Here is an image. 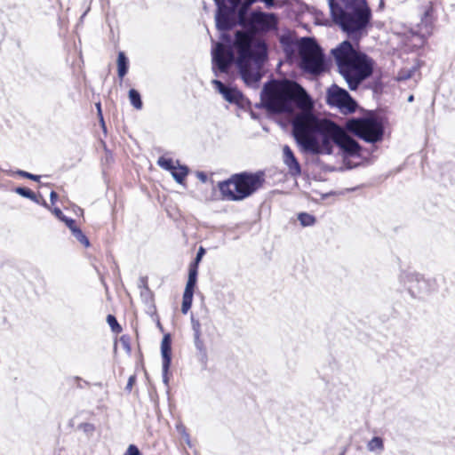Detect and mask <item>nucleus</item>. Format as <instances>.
I'll return each instance as SVG.
<instances>
[{"instance_id":"09e8293b","label":"nucleus","mask_w":455,"mask_h":455,"mask_svg":"<svg viewBox=\"0 0 455 455\" xmlns=\"http://www.w3.org/2000/svg\"><path fill=\"white\" fill-rule=\"evenodd\" d=\"M44 206H47V204L45 201H44V204H43Z\"/></svg>"},{"instance_id":"0eeeda50","label":"nucleus","mask_w":455,"mask_h":455,"mask_svg":"<svg viewBox=\"0 0 455 455\" xmlns=\"http://www.w3.org/2000/svg\"><path fill=\"white\" fill-rule=\"evenodd\" d=\"M264 173L240 172L233 174L228 180L219 182L218 187L224 199L242 201L263 187Z\"/></svg>"},{"instance_id":"ddd939ff","label":"nucleus","mask_w":455,"mask_h":455,"mask_svg":"<svg viewBox=\"0 0 455 455\" xmlns=\"http://www.w3.org/2000/svg\"><path fill=\"white\" fill-rule=\"evenodd\" d=\"M218 92L231 104H235L240 108L250 107V100L237 90V87H216Z\"/></svg>"},{"instance_id":"9b49d317","label":"nucleus","mask_w":455,"mask_h":455,"mask_svg":"<svg viewBox=\"0 0 455 455\" xmlns=\"http://www.w3.org/2000/svg\"><path fill=\"white\" fill-rule=\"evenodd\" d=\"M401 278L412 297H422L430 291L429 281L415 272H404Z\"/></svg>"},{"instance_id":"37998d69","label":"nucleus","mask_w":455,"mask_h":455,"mask_svg":"<svg viewBox=\"0 0 455 455\" xmlns=\"http://www.w3.org/2000/svg\"><path fill=\"white\" fill-rule=\"evenodd\" d=\"M385 8V0H379L378 10L382 11Z\"/></svg>"},{"instance_id":"39448f33","label":"nucleus","mask_w":455,"mask_h":455,"mask_svg":"<svg viewBox=\"0 0 455 455\" xmlns=\"http://www.w3.org/2000/svg\"><path fill=\"white\" fill-rule=\"evenodd\" d=\"M333 21L353 41L358 42L371 20V10L366 0H328Z\"/></svg>"},{"instance_id":"c03bdc74","label":"nucleus","mask_w":455,"mask_h":455,"mask_svg":"<svg viewBox=\"0 0 455 455\" xmlns=\"http://www.w3.org/2000/svg\"><path fill=\"white\" fill-rule=\"evenodd\" d=\"M374 89V92L375 93H378L379 92V89H381V87H378V86H375V87H372Z\"/></svg>"},{"instance_id":"f257e3e1","label":"nucleus","mask_w":455,"mask_h":455,"mask_svg":"<svg viewBox=\"0 0 455 455\" xmlns=\"http://www.w3.org/2000/svg\"><path fill=\"white\" fill-rule=\"evenodd\" d=\"M220 32V42L215 43L212 48L213 70L228 73L235 63L246 85L259 82L263 66L268 59L267 42L243 30H236L234 39L228 31Z\"/></svg>"},{"instance_id":"a19ab883","label":"nucleus","mask_w":455,"mask_h":455,"mask_svg":"<svg viewBox=\"0 0 455 455\" xmlns=\"http://www.w3.org/2000/svg\"><path fill=\"white\" fill-rule=\"evenodd\" d=\"M50 198H51L52 204H54L58 198L57 193L55 191H52L50 194Z\"/></svg>"},{"instance_id":"473e14b6","label":"nucleus","mask_w":455,"mask_h":455,"mask_svg":"<svg viewBox=\"0 0 455 455\" xmlns=\"http://www.w3.org/2000/svg\"><path fill=\"white\" fill-rule=\"evenodd\" d=\"M140 283H141V284L140 285V287L143 288L142 291H140V295L142 297L149 295L150 291L148 287L147 281L145 280V278H141Z\"/></svg>"},{"instance_id":"a878e982","label":"nucleus","mask_w":455,"mask_h":455,"mask_svg":"<svg viewBox=\"0 0 455 455\" xmlns=\"http://www.w3.org/2000/svg\"><path fill=\"white\" fill-rule=\"evenodd\" d=\"M298 220H299L300 224L304 227L311 226L315 221V219L314 216H312L308 213H306V212L299 213L298 216Z\"/></svg>"},{"instance_id":"2f4dec72","label":"nucleus","mask_w":455,"mask_h":455,"mask_svg":"<svg viewBox=\"0 0 455 455\" xmlns=\"http://www.w3.org/2000/svg\"><path fill=\"white\" fill-rule=\"evenodd\" d=\"M124 455H141V453L136 445L130 444Z\"/></svg>"},{"instance_id":"aec40b11","label":"nucleus","mask_w":455,"mask_h":455,"mask_svg":"<svg viewBox=\"0 0 455 455\" xmlns=\"http://www.w3.org/2000/svg\"><path fill=\"white\" fill-rule=\"evenodd\" d=\"M176 164L178 166H175L171 174L177 183L182 184L188 174V168L186 165H180L179 161Z\"/></svg>"},{"instance_id":"c756f323","label":"nucleus","mask_w":455,"mask_h":455,"mask_svg":"<svg viewBox=\"0 0 455 455\" xmlns=\"http://www.w3.org/2000/svg\"><path fill=\"white\" fill-rule=\"evenodd\" d=\"M16 173L20 177L27 178L35 181H38L40 180V176L29 173L25 171L19 170Z\"/></svg>"},{"instance_id":"7ed1b4c3","label":"nucleus","mask_w":455,"mask_h":455,"mask_svg":"<svg viewBox=\"0 0 455 455\" xmlns=\"http://www.w3.org/2000/svg\"><path fill=\"white\" fill-rule=\"evenodd\" d=\"M216 5L215 23L219 31H230L240 26L243 31L265 35L278 28V17L274 12L259 9L249 12L258 0H213Z\"/></svg>"},{"instance_id":"c9c22d12","label":"nucleus","mask_w":455,"mask_h":455,"mask_svg":"<svg viewBox=\"0 0 455 455\" xmlns=\"http://www.w3.org/2000/svg\"><path fill=\"white\" fill-rule=\"evenodd\" d=\"M61 221L65 222V224L68 226L71 232L73 231L74 228H77L73 219L65 217L64 220H62Z\"/></svg>"},{"instance_id":"9d476101","label":"nucleus","mask_w":455,"mask_h":455,"mask_svg":"<svg viewBox=\"0 0 455 455\" xmlns=\"http://www.w3.org/2000/svg\"><path fill=\"white\" fill-rule=\"evenodd\" d=\"M327 103L338 108L343 114L354 113L357 108L356 101L341 87H329Z\"/></svg>"},{"instance_id":"c85d7f7f","label":"nucleus","mask_w":455,"mask_h":455,"mask_svg":"<svg viewBox=\"0 0 455 455\" xmlns=\"http://www.w3.org/2000/svg\"><path fill=\"white\" fill-rule=\"evenodd\" d=\"M262 85H299L297 82L285 80L283 83L279 84L276 80H268L265 82Z\"/></svg>"},{"instance_id":"bb28decb","label":"nucleus","mask_w":455,"mask_h":455,"mask_svg":"<svg viewBox=\"0 0 455 455\" xmlns=\"http://www.w3.org/2000/svg\"><path fill=\"white\" fill-rule=\"evenodd\" d=\"M107 322L109 324V326L111 327L113 331L119 332L121 331V327H120L116 318L114 315H108L107 316Z\"/></svg>"},{"instance_id":"4be33fe9","label":"nucleus","mask_w":455,"mask_h":455,"mask_svg":"<svg viewBox=\"0 0 455 455\" xmlns=\"http://www.w3.org/2000/svg\"><path fill=\"white\" fill-rule=\"evenodd\" d=\"M367 449L370 451H379V452H381L384 450L383 439L381 437H379V436H374L367 443Z\"/></svg>"},{"instance_id":"1a4fd4ad","label":"nucleus","mask_w":455,"mask_h":455,"mask_svg":"<svg viewBox=\"0 0 455 455\" xmlns=\"http://www.w3.org/2000/svg\"><path fill=\"white\" fill-rule=\"evenodd\" d=\"M293 87H263L260 103L256 107L264 108L272 114H292Z\"/></svg>"},{"instance_id":"5701e85b","label":"nucleus","mask_w":455,"mask_h":455,"mask_svg":"<svg viewBox=\"0 0 455 455\" xmlns=\"http://www.w3.org/2000/svg\"><path fill=\"white\" fill-rule=\"evenodd\" d=\"M176 163L173 162V160L172 158H166L164 156H161L158 158L157 160V164L166 170V171H169V172H172V170L175 168Z\"/></svg>"},{"instance_id":"dca6fc26","label":"nucleus","mask_w":455,"mask_h":455,"mask_svg":"<svg viewBox=\"0 0 455 455\" xmlns=\"http://www.w3.org/2000/svg\"><path fill=\"white\" fill-rule=\"evenodd\" d=\"M283 162L288 166L292 175L300 174V165L289 146L283 147Z\"/></svg>"},{"instance_id":"2eb2a0df","label":"nucleus","mask_w":455,"mask_h":455,"mask_svg":"<svg viewBox=\"0 0 455 455\" xmlns=\"http://www.w3.org/2000/svg\"><path fill=\"white\" fill-rule=\"evenodd\" d=\"M194 345L196 349V357L202 368L205 370L208 365V352L202 335L193 336Z\"/></svg>"},{"instance_id":"f8f14e48","label":"nucleus","mask_w":455,"mask_h":455,"mask_svg":"<svg viewBox=\"0 0 455 455\" xmlns=\"http://www.w3.org/2000/svg\"><path fill=\"white\" fill-rule=\"evenodd\" d=\"M315 37L311 36H303L299 39L293 38L290 35H283L279 42L283 46V52L288 58L294 55L295 52L298 53V57L303 53L304 52L301 50V45L307 43V41L312 42Z\"/></svg>"},{"instance_id":"49530a36","label":"nucleus","mask_w":455,"mask_h":455,"mask_svg":"<svg viewBox=\"0 0 455 455\" xmlns=\"http://www.w3.org/2000/svg\"><path fill=\"white\" fill-rule=\"evenodd\" d=\"M351 91H355L356 90L358 87H354V86H351V87H348Z\"/></svg>"},{"instance_id":"a18cd8bd","label":"nucleus","mask_w":455,"mask_h":455,"mask_svg":"<svg viewBox=\"0 0 455 455\" xmlns=\"http://www.w3.org/2000/svg\"><path fill=\"white\" fill-rule=\"evenodd\" d=\"M412 100H413V95L409 96V98H408V101H409V102H411Z\"/></svg>"},{"instance_id":"6ab92c4d","label":"nucleus","mask_w":455,"mask_h":455,"mask_svg":"<svg viewBox=\"0 0 455 455\" xmlns=\"http://www.w3.org/2000/svg\"><path fill=\"white\" fill-rule=\"evenodd\" d=\"M129 60L124 52H119L117 56L118 76L123 78L128 72Z\"/></svg>"},{"instance_id":"7c9ffc66","label":"nucleus","mask_w":455,"mask_h":455,"mask_svg":"<svg viewBox=\"0 0 455 455\" xmlns=\"http://www.w3.org/2000/svg\"><path fill=\"white\" fill-rule=\"evenodd\" d=\"M412 70H402L397 76V81H405L411 76Z\"/></svg>"},{"instance_id":"de8ad7c7","label":"nucleus","mask_w":455,"mask_h":455,"mask_svg":"<svg viewBox=\"0 0 455 455\" xmlns=\"http://www.w3.org/2000/svg\"><path fill=\"white\" fill-rule=\"evenodd\" d=\"M373 85L378 86V85H382V84L380 83H375Z\"/></svg>"},{"instance_id":"79ce46f5","label":"nucleus","mask_w":455,"mask_h":455,"mask_svg":"<svg viewBox=\"0 0 455 455\" xmlns=\"http://www.w3.org/2000/svg\"><path fill=\"white\" fill-rule=\"evenodd\" d=\"M212 85H226L223 82L218 79L212 80Z\"/></svg>"},{"instance_id":"412c9836","label":"nucleus","mask_w":455,"mask_h":455,"mask_svg":"<svg viewBox=\"0 0 455 455\" xmlns=\"http://www.w3.org/2000/svg\"><path fill=\"white\" fill-rule=\"evenodd\" d=\"M129 100H130L131 104L136 109H141L142 108L143 104H142L140 93L137 90L132 88L129 91Z\"/></svg>"},{"instance_id":"20e7f679","label":"nucleus","mask_w":455,"mask_h":455,"mask_svg":"<svg viewBox=\"0 0 455 455\" xmlns=\"http://www.w3.org/2000/svg\"><path fill=\"white\" fill-rule=\"evenodd\" d=\"M331 55L347 85H362L374 73L375 60L348 39L332 48Z\"/></svg>"},{"instance_id":"e433bc0d","label":"nucleus","mask_w":455,"mask_h":455,"mask_svg":"<svg viewBox=\"0 0 455 455\" xmlns=\"http://www.w3.org/2000/svg\"><path fill=\"white\" fill-rule=\"evenodd\" d=\"M52 212L60 220H64V218L66 217L60 208H54Z\"/></svg>"},{"instance_id":"b1692460","label":"nucleus","mask_w":455,"mask_h":455,"mask_svg":"<svg viewBox=\"0 0 455 455\" xmlns=\"http://www.w3.org/2000/svg\"><path fill=\"white\" fill-rule=\"evenodd\" d=\"M20 196L28 198L32 201L37 202L36 194L31 191L29 188L18 187L14 190Z\"/></svg>"},{"instance_id":"a211bd4d","label":"nucleus","mask_w":455,"mask_h":455,"mask_svg":"<svg viewBox=\"0 0 455 455\" xmlns=\"http://www.w3.org/2000/svg\"><path fill=\"white\" fill-rule=\"evenodd\" d=\"M204 254L205 250L202 246L199 247L195 260L189 265L188 278H191L194 275V280H197L198 264Z\"/></svg>"},{"instance_id":"393cba45","label":"nucleus","mask_w":455,"mask_h":455,"mask_svg":"<svg viewBox=\"0 0 455 455\" xmlns=\"http://www.w3.org/2000/svg\"><path fill=\"white\" fill-rule=\"evenodd\" d=\"M71 233L76 238V240L80 242L83 245H84L85 247H88L90 245L89 239L78 227L76 228H74Z\"/></svg>"},{"instance_id":"f03ea898","label":"nucleus","mask_w":455,"mask_h":455,"mask_svg":"<svg viewBox=\"0 0 455 455\" xmlns=\"http://www.w3.org/2000/svg\"><path fill=\"white\" fill-rule=\"evenodd\" d=\"M319 131L301 147L303 151L313 155H331L333 144L340 150L344 159L360 156L359 143L348 133H352L368 143H376L383 139L384 126L375 116L350 118L345 127L331 120L317 127Z\"/></svg>"},{"instance_id":"72a5a7b5","label":"nucleus","mask_w":455,"mask_h":455,"mask_svg":"<svg viewBox=\"0 0 455 455\" xmlns=\"http://www.w3.org/2000/svg\"><path fill=\"white\" fill-rule=\"evenodd\" d=\"M96 106V108H97V112H98V116H99V119H100V122L101 124V126L104 130H106V126H105V122H104V118H103V115H102V110H101V104L100 102H97L95 104Z\"/></svg>"},{"instance_id":"4c0bfd02","label":"nucleus","mask_w":455,"mask_h":455,"mask_svg":"<svg viewBox=\"0 0 455 455\" xmlns=\"http://www.w3.org/2000/svg\"><path fill=\"white\" fill-rule=\"evenodd\" d=\"M135 379H136V378H135V376H134V375H132V376H131V377L129 378L128 382H127V385H126V387H125L127 390H129V391H131V390H132V386H133V384H134V382H135Z\"/></svg>"},{"instance_id":"f3484780","label":"nucleus","mask_w":455,"mask_h":455,"mask_svg":"<svg viewBox=\"0 0 455 455\" xmlns=\"http://www.w3.org/2000/svg\"><path fill=\"white\" fill-rule=\"evenodd\" d=\"M161 355L164 368L170 367L172 362V339L169 333L165 334L162 339Z\"/></svg>"},{"instance_id":"4468645a","label":"nucleus","mask_w":455,"mask_h":455,"mask_svg":"<svg viewBox=\"0 0 455 455\" xmlns=\"http://www.w3.org/2000/svg\"><path fill=\"white\" fill-rule=\"evenodd\" d=\"M196 284V281L194 280V275L191 278H188V282L182 298L181 312L183 314H187L192 306Z\"/></svg>"},{"instance_id":"ea45409f","label":"nucleus","mask_w":455,"mask_h":455,"mask_svg":"<svg viewBox=\"0 0 455 455\" xmlns=\"http://www.w3.org/2000/svg\"><path fill=\"white\" fill-rule=\"evenodd\" d=\"M260 2L264 3L267 8H271L275 5V0H260Z\"/></svg>"},{"instance_id":"cd10ccee","label":"nucleus","mask_w":455,"mask_h":455,"mask_svg":"<svg viewBox=\"0 0 455 455\" xmlns=\"http://www.w3.org/2000/svg\"><path fill=\"white\" fill-rule=\"evenodd\" d=\"M191 326L193 331V336L202 335L201 323L198 319H196L193 315L191 316Z\"/></svg>"},{"instance_id":"6e6552de","label":"nucleus","mask_w":455,"mask_h":455,"mask_svg":"<svg viewBox=\"0 0 455 455\" xmlns=\"http://www.w3.org/2000/svg\"><path fill=\"white\" fill-rule=\"evenodd\" d=\"M301 50L304 52L299 56L298 65L304 75L309 76L311 79H317L330 70L331 60L326 57L315 38L301 45Z\"/></svg>"},{"instance_id":"58836bf2","label":"nucleus","mask_w":455,"mask_h":455,"mask_svg":"<svg viewBox=\"0 0 455 455\" xmlns=\"http://www.w3.org/2000/svg\"><path fill=\"white\" fill-rule=\"evenodd\" d=\"M196 177L204 183H205L208 180V177L206 175V173L203 172H198L197 174H196Z\"/></svg>"},{"instance_id":"f704fd0d","label":"nucleus","mask_w":455,"mask_h":455,"mask_svg":"<svg viewBox=\"0 0 455 455\" xmlns=\"http://www.w3.org/2000/svg\"><path fill=\"white\" fill-rule=\"evenodd\" d=\"M169 369L170 367H167L166 369L164 368V363H163L162 365V375H163V382L164 383V385L166 387L169 386V377H168V374H169Z\"/></svg>"},{"instance_id":"423d86ee","label":"nucleus","mask_w":455,"mask_h":455,"mask_svg":"<svg viewBox=\"0 0 455 455\" xmlns=\"http://www.w3.org/2000/svg\"><path fill=\"white\" fill-rule=\"evenodd\" d=\"M295 107L300 111L291 120L292 133L299 146L302 147L319 131L317 127L330 119L320 118L313 112L314 103L304 87L292 89V112Z\"/></svg>"}]
</instances>
